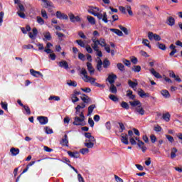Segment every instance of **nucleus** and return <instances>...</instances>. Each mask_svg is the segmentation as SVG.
Returning a JSON list of instances; mask_svg holds the SVG:
<instances>
[{
    "label": "nucleus",
    "mask_w": 182,
    "mask_h": 182,
    "mask_svg": "<svg viewBox=\"0 0 182 182\" xmlns=\"http://www.w3.org/2000/svg\"><path fill=\"white\" fill-rule=\"evenodd\" d=\"M85 137L86 138L85 142L84 143L85 147H87V149H93L95 143L96 142L95 136H92V134L90 132H85Z\"/></svg>",
    "instance_id": "nucleus-1"
},
{
    "label": "nucleus",
    "mask_w": 182,
    "mask_h": 182,
    "mask_svg": "<svg viewBox=\"0 0 182 182\" xmlns=\"http://www.w3.org/2000/svg\"><path fill=\"white\" fill-rule=\"evenodd\" d=\"M98 60L97 62V70L98 72H102V66H103L104 69H107L109 66H110V60L109 59L105 58L103 62L100 59V58H97Z\"/></svg>",
    "instance_id": "nucleus-2"
},
{
    "label": "nucleus",
    "mask_w": 182,
    "mask_h": 182,
    "mask_svg": "<svg viewBox=\"0 0 182 182\" xmlns=\"http://www.w3.org/2000/svg\"><path fill=\"white\" fill-rule=\"evenodd\" d=\"M80 74L82 75L83 77V80L84 82H86L87 83H91V85H95L96 83V78H93L91 77H89L87 75V71L86 70L85 68H82L80 70Z\"/></svg>",
    "instance_id": "nucleus-3"
},
{
    "label": "nucleus",
    "mask_w": 182,
    "mask_h": 182,
    "mask_svg": "<svg viewBox=\"0 0 182 182\" xmlns=\"http://www.w3.org/2000/svg\"><path fill=\"white\" fill-rule=\"evenodd\" d=\"M79 116L80 117H75L74 118L73 124H74V126H85L86 122H85V115L83 114V112H80Z\"/></svg>",
    "instance_id": "nucleus-4"
},
{
    "label": "nucleus",
    "mask_w": 182,
    "mask_h": 182,
    "mask_svg": "<svg viewBox=\"0 0 182 182\" xmlns=\"http://www.w3.org/2000/svg\"><path fill=\"white\" fill-rule=\"evenodd\" d=\"M148 38L149 41H156V42L161 41V37H160V36L158 34L154 33L153 32L148 33Z\"/></svg>",
    "instance_id": "nucleus-5"
},
{
    "label": "nucleus",
    "mask_w": 182,
    "mask_h": 182,
    "mask_svg": "<svg viewBox=\"0 0 182 182\" xmlns=\"http://www.w3.org/2000/svg\"><path fill=\"white\" fill-rule=\"evenodd\" d=\"M91 41L92 42V49H94V50H98L100 41H99V40H97V38L96 37H92Z\"/></svg>",
    "instance_id": "nucleus-6"
},
{
    "label": "nucleus",
    "mask_w": 182,
    "mask_h": 182,
    "mask_svg": "<svg viewBox=\"0 0 182 182\" xmlns=\"http://www.w3.org/2000/svg\"><path fill=\"white\" fill-rule=\"evenodd\" d=\"M95 16H97V18H98V19L100 20L102 19L105 23H107V22H109V20H107V14H106V12H104L103 14L100 13H97L95 14Z\"/></svg>",
    "instance_id": "nucleus-7"
},
{
    "label": "nucleus",
    "mask_w": 182,
    "mask_h": 182,
    "mask_svg": "<svg viewBox=\"0 0 182 182\" xmlns=\"http://www.w3.org/2000/svg\"><path fill=\"white\" fill-rule=\"evenodd\" d=\"M55 16L58 19H60V20L64 19L65 21H68V19H69V17L68 16V15L59 11L55 12Z\"/></svg>",
    "instance_id": "nucleus-8"
},
{
    "label": "nucleus",
    "mask_w": 182,
    "mask_h": 182,
    "mask_svg": "<svg viewBox=\"0 0 182 182\" xmlns=\"http://www.w3.org/2000/svg\"><path fill=\"white\" fill-rule=\"evenodd\" d=\"M37 120L39 122L40 124L41 125L48 124V122H49L48 117H43V116L38 117Z\"/></svg>",
    "instance_id": "nucleus-9"
},
{
    "label": "nucleus",
    "mask_w": 182,
    "mask_h": 182,
    "mask_svg": "<svg viewBox=\"0 0 182 182\" xmlns=\"http://www.w3.org/2000/svg\"><path fill=\"white\" fill-rule=\"evenodd\" d=\"M60 144L69 147V139H68V134H65L62 140L60 141Z\"/></svg>",
    "instance_id": "nucleus-10"
},
{
    "label": "nucleus",
    "mask_w": 182,
    "mask_h": 182,
    "mask_svg": "<svg viewBox=\"0 0 182 182\" xmlns=\"http://www.w3.org/2000/svg\"><path fill=\"white\" fill-rule=\"evenodd\" d=\"M30 73H31V75H32V76H34V77H39V76H41V77H42V79H43V74L39 71H36L33 69H31Z\"/></svg>",
    "instance_id": "nucleus-11"
},
{
    "label": "nucleus",
    "mask_w": 182,
    "mask_h": 182,
    "mask_svg": "<svg viewBox=\"0 0 182 182\" xmlns=\"http://www.w3.org/2000/svg\"><path fill=\"white\" fill-rule=\"evenodd\" d=\"M117 79V75L114 74H110L108 75L107 80H108L110 85H113V83H114V80H116Z\"/></svg>",
    "instance_id": "nucleus-12"
},
{
    "label": "nucleus",
    "mask_w": 182,
    "mask_h": 182,
    "mask_svg": "<svg viewBox=\"0 0 182 182\" xmlns=\"http://www.w3.org/2000/svg\"><path fill=\"white\" fill-rule=\"evenodd\" d=\"M121 141L124 144H129V135L127 134L122 133L121 134Z\"/></svg>",
    "instance_id": "nucleus-13"
},
{
    "label": "nucleus",
    "mask_w": 182,
    "mask_h": 182,
    "mask_svg": "<svg viewBox=\"0 0 182 182\" xmlns=\"http://www.w3.org/2000/svg\"><path fill=\"white\" fill-rule=\"evenodd\" d=\"M68 154L70 157H72L73 159H79L80 157V154H79L78 151H74L72 152L70 151H68Z\"/></svg>",
    "instance_id": "nucleus-14"
},
{
    "label": "nucleus",
    "mask_w": 182,
    "mask_h": 182,
    "mask_svg": "<svg viewBox=\"0 0 182 182\" xmlns=\"http://www.w3.org/2000/svg\"><path fill=\"white\" fill-rule=\"evenodd\" d=\"M58 66H60V68H63V69H65L66 70H68V69H69V64H68L66 60L60 61L58 63Z\"/></svg>",
    "instance_id": "nucleus-15"
},
{
    "label": "nucleus",
    "mask_w": 182,
    "mask_h": 182,
    "mask_svg": "<svg viewBox=\"0 0 182 182\" xmlns=\"http://www.w3.org/2000/svg\"><path fill=\"white\" fill-rule=\"evenodd\" d=\"M138 95L140 96L142 99L144 97H150L149 93H146L142 89H139L138 90Z\"/></svg>",
    "instance_id": "nucleus-16"
},
{
    "label": "nucleus",
    "mask_w": 182,
    "mask_h": 182,
    "mask_svg": "<svg viewBox=\"0 0 182 182\" xmlns=\"http://www.w3.org/2000/svg\"><path fill=\"white\" fill-rule=\"evenodd\" d=\"M99 11H100V9L99 8L95 7V6H91L90 9H88L89 14H91V15H93L94 16H95L97 12H99Z\"/></svg>",
    "instance_id": "nucleus-17"
},
{
    "label": "nucleus",
    "mask_w": 182,
    "mask_h": 182,
    "mask_svg": "<svg viewBox=\"0 0 182 182\" xmlns=\"http://www.w3.org/2000/svg\"><path fill=\"white\" fill-rule=\"evenodd\" d=\"M134 80L135 82H133L131 80H128V85H129V87H132V89H134V88L137 87V85H139V83L137 82V80L134 79Z\"/></svg>",
    "instance_id": "nucleus-18"
},
{
    "label": "nucleus",
    "mask_w": 182,
    "mask_h": 182,
    "mask_svg": "<svg viewBox=\"0 0 182 182\" xmlns=\"http://www.w3.org/2000/svg\"><path fill=\"white\" fill-rule=\"evenodd\" d=\"M81 100H82L83 103H90L91 100L86 94H82L80 97Z\"/></svg>",
    "instance_id": "nucleus-19"
},
{
    "label": "nucleus",
    "mask_w": 182,
    "mask_h": 182,
    "mask_svg": "<svg viewBox=\"0 0 182 182\" xmlns=\"http://www.w3.org/2000/svg\"><path fill=\"white\" fill-rule=\"evenodd\" d=\"M129 104L131 105L132 107H136V106H138V108L141 107V102H140L139 100L130 101Z\"/></svg>",
    "instance_id": "nucleus-20"
},
{
    "label": "nucleus",
    "mask_w": 182,
    "mask_h": 182,
    "mask_svg": "<svg viewBox=\"0 0 182 182\" xmlns=\"http://www.w3.org/2000/svg\"><path fill=\"white\" fill-rule=\"evenodd\" d=\"M150 73L153 76H154L156 79H161L163 77L160 73H159L157 71L154 70V68H151L150 70Z\"/></svg>",
    "instance_id": "nucleus-21"
},
{
    "label": "nucleus",
    "mask_w": 182,
    "mask_h": 182,
    "mask_svg": "<svg viewBox=\"0 0 182 182\" xmlns=\"http://www.w3.org/2000/svg\"><path fill=\"white\" fill-rule=\"evenodd\" d=\"M38 35V29L36 28H33V33L31 32L28 33V36L31 39H35Z\"/></svg>",
    "instance_id": "nucleus-22"
},
{
    "label": "nucleus",
    "mask_w": 182,
    "mask_h": 182,
    "mask_svg": "<svg viewBox=\"0 0 182 182\" xmlns=\"http://www.w3.org/2000/svg\"><path fill=\"white\" fill-rule=\"evenodd\" d=\"M87 70L90 72V75H94L95 73V70L93 69V65H92V63H87Z\"/></svg>",
    "instance_id": "nucleus-23"
},
{
    "label": "nucleus",
    "mask_w": 182,
    "mask_h": 182,
    "mask_svg": "<svg viewBox=\"0 0 182 182\" xmlns=\"http://www.w3.org/2000/svg\"><path fill=\"white\" fill-rule=\"evenodd\" d=\"M109 31L116 33L118 36H123V32L117 28H110Z\"/></svg>",
    "instance_id": "nucleus-24"
},
{
    "label": "nucleus",
    "mask_w": 182,
    "mask_h": 182,
    "mask_svg": "<svg viewBox=\"0 0 182 182\" xmlns=\"http://www.w3.org/2000/svg\"><path fill=\"white\" fill-rule=\"evenodd\" d=\"M169 49H171V52L169 53V56H174V55H176V53L177 52V49H176V46H174L173 44H171L169 46Z\"/></svg>",
    "instance_id": "nucleus-25"
},
{
    "label": "nucleus",
    "mask_w": 182,
    "mask_h": 182,
    "mask_svg": "<svg viewBox=\"0 0 182 182\" xmlns=\"http://www.w3.org/2000/svg\"><path fill=\"white\" fill-rule=\"evenodd\" d=\"M174 23H176V20L174 18L170 16L167 19V24L169 25V26H174Z\"/></svg>",
    "instance_id": "nucleus-26"
},
{
    "label": "nucleus",
    "mask_w": 182,
    "mask_h": 182,
    "mask_svg": "<svg viewBox=\"0 0 182 182\" xmlns=\"http://www.w3.org/2000/svg\"><path fill=\"white\" fill-rule=\"evenodd\" d=\"M161 94L162 95V96H164V97H165L166 99H170V92H168V91L167 90H163L161 91Z\"/></svg>",
    "instance_id": "nucleus-27"
},
{
    "label": "nucleus",
    "mask_w": 182,
    "mask_h": 182,
    "mask_svg": "<svg viewBox=\"0 0 182 182\" xmlns=\"http://www.w3.org/2000/svg\"><path fill=\"white\" fill-rule=\"evenodd\" d=\"M171 117V115L169 112H166L165 114H163L162 118L165 122H170V118Z\"/></svg>",
    "instance_id": "nucleus-28"
},
{
    "label": "nucleus",
    "mask_w": 182,
    "mask_h": 182,
    "mask_svg": "<svg viewBox=\"0 0 182 182\" xmlns=\"http://www.w3.org/2000/svg\"><path fill=\"white\" fill-rule=\"evenodd\" d=\"M35 163H36L35 161H33L31 162H30L26 166V168L23 169L22 174L26 173V171H28V170H29V168L32 166H33V164H35Z\"/></svg>",
    "instance_id": "nucleus-29"
},
{
    "label": "nucleus",
    "mask_w": 182,
    "mask_h": 182,
    "mask_svg": "<svg viewBox=\"0 0 182 182\" xmlns=\"http://www.w3.org/2000/svg\"><path fill=\"white\" fill-rule=\"evenodd\" d=\"M10 152L11 153V156H18L19 154V149L11 148Z\"/></svg>",
    "instance_id": "nucleus-30"
},
{
    "label": "nucleus",
    "mask_w": 182,
    "mask_h": 182,
    "mask_svg": "<svg viewBox=\"0 0 182 182\" xmlns=\"http://www.w3.org/2000/svg\"><path fill=\"white\" fill-rule=\"evenodd\" d=\"M87 19L91 25H96V20L92 16H87Z\"/></svg>",
    "instance_id": "nucleus-31"
},
{
    "label": "nucleus",
    "mask_w": 182,
    "mask_h": 182,
    "mask_svg": "<svg viewBox=\"0 0 182 182\" xmlns=\"http://www.w3.org/2000/svg\"><path fill=\"white\" fill-rule=\"evenodd\" d=\"M52 39V36L49 31L44 33V38L43 41H50Z\"/></svg>",
    "instance_id": "nucleus-32"
},
{
    "label": "nucleus",
    "mask_w": 182,
    "mask_h": 182,
    "mask_svg": "<svg viewBox=\"0 0 182 182\" xmlns=\"http://www.w3.org/2000/svg\"><path fill=\"white\" fill-rule=\"evenodd\" d=\"M109 91L111 92V93L116 94L117 93V88L116 87V86H114V84H111L109 87Z\"/></svg>",
    "instance_id": "nucleus-33"
},
{
    "label": "nucleus",
    "mask_w": 182,
    "mask_h": 182,
    "mask_svg": "<svg viewBox=\"0 0 182 182\" xmlns=\"http://www.w3.org/2000/svg\"><path fill=\"white\" fill-rule=\"evenodd\" d=\"M156 46L159 48V49H161V50H166L167 49V47H166V45L161 43L159 42L156 43Z\"/></svg>",
    "instance_id": "nucleus-34"
},
{
    "label": "nucleus",
    "mask_w": 182,
    "mask_h": 182,
    "mask_svg": "<svg viewBox=\"0 0 182 182\" xmlns=\"http://www.w3.org/2000/svg\"><path fill=\"white\" fill-rule=\"evenodd\" d=\"M96 108V105H92L90 107H88V116H90V114H92V113H93V110H95V109Z\"/></svg>",
    "instance_id": "nucleus-35"
},
{
    "label": "nucleus",
    "mask_w": 182,
    "mask_h": 182,
    "mask_svg": "<svg viewBox=\"0 0 182 182\" xmlns=\"http://www.w3.org/2000/svg\"><path fill=\"white\" fill-rule=\"evenodd\" d=\"M118 28L124 32V35H129V30H127V28L124 27L122 25L118 26Z\"/></svg>",
    "instance_id": "nucleus-36"
},
{
    "label": "nucleus",
    "mask_w": 182,
    "mask_h": 182,
    "mask_svg": "<svg viewBox=\"0 0 182 182\" xmlns=\"http://www.w3.org/2000/svg\"><path fill=\"white\" fill-rule=\"evenodd\" d=\"M178 150L176 148H173L171 149V159H176V153H177Z\"/></svg>",
    "instance_id": "nucleus-37"
},
{
    "label": "nucleus",
    "mask_w": 182,
    "mask_h": 182,
    "mask_svg": "<svg viewBox=\"0 0 182 182\" xmlns=\"http://www.w3.org/2000/svg\"><path fill=\"white\" fill-rule=\"evenodd\" d=\"M135 112L136 113H139V114H141V116H143L144 114V109L143 107H136L135 109Z\"/></svg>",
    "instance_id": "nucleus-38"
},
{
    "label": "nucleus",
    "mask_w": 182,
    "mask_h": 182,
    "mask_svg": "<svg viewBox=\"0 0 182 182\" xmlns=\"http://www.w3.org/2000/svg\"><path fill=\"white\" fill-rule=\"evenodd\" d=\"M100 46L102 48H105V46H107V43H106V40L103 38H100L99 40Z\"/></svg>",
    "instance_id": "nucleus-39"
},
{
    "label": "nucleus",
    "mask_w": 182,
    "mask_h": 182,
    "mask_svg": "<svg viewBox=\"0 0 182 182\" xmlns=\"http://www.w3.org/2000/svg\"><path fill=\"white\" fill-rule=\"evenodd\" d=\"M67 85L68 86H72L73 87H76V86H77V82H76V81L68 80Z\"/></svg>",
    "instance_id": "nucleus-40"
},
{
    "label": "nucleus",
    "mask_w": 182,
    "mask_h": 182,
    "mask_svg": "<svg viewBox=\"0 0 182 182\" xmlns=\"http://www.w3.org/2000/svg\"><path fill=\"white\" fill-rule=\"evenodd\" d=\"M85 107H86V105H85V103H82L81 105H77L75 107V113L76 114H77V112H80V109H85Z\"/></svg>",
    "instance_id": "nucleus-41"
},
{
    "label": "nucleus",
    "mask_w": 182,
    "mask_h": 182,
    "mask_svg": "<svg viewBox=\"0 0 182 182\" xmlns=\"http://www.w3.org/2000/svg\"><path fill=\"white\" fill-rule=\"evenodd\" d=\"M48 100H55V102H59V100H60V97L51 95L49 97Z\"/></svg>",
    "instance_id": "nucleus-42"
},
{
    "label": "nucleus",
    "mask_w": 182,
    "mask_h": 182,
    "mask_svg": "<svg viewBox=\"0 0 182 182\" xmlns=\"http://www.w3.org/2000/svg\"><path fill=\"white\" fill-rule=\"evenodd\" d=\"M121 107L123 108V109H125L126 110H129V109H130V106H129V104L124 101H123L122 103H121Z\"/></svg>",
    "instance_id": "nucleus-43"
},
{
    "label": "nucleus",
    "mask_w": 182,
    "mask_h": 182,
    "mask_svg": "<svg viewBox=\"0 0 182 182\" xmlns=\"http://www.w3.org/2000/svg\"><path fill=\"white\" fill-rule=\"evenodd\" d=\"M142 43L143 45H144V46H147V48H149V49H151V46H150V41H149V40L143 39Z\"/></svg>",
    "instance_id": "nucleus-44"
},
{
    "label": "nucleus",
    "mask_w": 182,
    "mask_h": 182,
    "mask_svg": "<svg viewBox=\"0 0 182 182\" xmlns=\"http://www.w3.org/2000/svg\"><path fill=\"white\" fill-rule=\"evenodd\" d=\"M76 43H77V45H79V46H80L81 48H86L85 45V41H82V40H76Z\"/></svg>",
    "instance_id": "nucleus-45"
},
{
    "label": "nucleus",
    "mask_w": 182,
    "mask_h": 182,
    "mask_svg": "<svg viewBox=\"0 0 182 182\" xmlns=\"http://www.w3.org/2000/svg\"><path fill=\"white\" fill-rule=\"evenodd\" d=\"M117 68L120 72H124V65L122 63H117Z\"/></svg>",
    "instance_id": "nucleus-46"
},
{
    "label": "nucleus",
    "mask_w": 182,
    "mask_h": 182,
    "mask_svg": "<svg viewBox=\"0 0 182 182\" xmlns=\"http://www.w3.org/2000/svg\"><path fill=\"white\" fill-rule=\"evenodd\" d=\"M132 70L134 71V72H136V73H139L140 72V70H141V67H140V65H134Z\"/></svg>",
    "instance_id": "nucleus-47"
},
{
    "label": "nucleus",
    "mask_w": 182,
    "mask_h": 182,
    "mask_svg": "<svg viewBox=\"0 0 182 182\" xmlns=\"http://www.w3.org/2000/svg\"><path fill=\"white\" fill-rule=\"evenodd\" d=\"M45 132L46 134H52V133H53V129H50L49 127H46Z\"/></svg>",
    "instance_id": "nucleus-48"
},
{
    "label": "nucleus",
    "mask_w": 182,
    "mask_h": 182,
    "mask_svg": "<svg viewBox=\"0 0 182 182\" xmlns=\"http://www.w3.org/2000/svg\"><path fill=\"white\" fill-rule=\"evenodd\" d=\"M109 98L110 100H112V102H119V98H117L114 95H109Z\"/></svg>",
    "instance_id": "nucleus-49"
},
{
    "label": "nucleus",
    "mask_w": 182,
    "mask_h": 182,
    "mask_svg": "<svg viewBox=\"0 0 182 182\" xmlns=\"http://www.w3.org/2000/svg\"><path fill=\"white\" fill-rule=\"evenodd\" d=\"M118 124L119 125V133H123L124 130H126V127H124V124L122 122H119Z\"/></svg>",
    "instance_id": "nucleus-50"
},
{
    "label": "nucleus",
    "mask_w": 182,
    "mask_h": 182,
    "mask_svg": "<svg viewBox=\"0 0 182 182\" xmlns=\"http://www.w3.org/2000/svg\"><path fill=\"white\" fill-rule=\"evenodd\" d=\"M41 16L42 18H43L44 19H48V14L46 13V10L45 9H42L41 10Z\"/></svg>",
    "instance_id": "nucleus-51"
},
{
    "label": "nucleus",
    "mask_w": 182,
    "mask_h": 182,
    "mask_svg": "<svg viewBox=\"0 0 182 182\" xmlns=\"http://www.w3.org/2000/svg\"><path fill=\"white\" fill-rule=\"evenodd\" d=\"M17 14L22 19H25V18H26V15L25 14L24 11H17Z\"/></svg>",
    "instance_id": "nucleus-52"
},
{
    "label": "nucleus",
    "mask_w": 182,
    "mask_h": 182,
    "mask_svg": "<svg viewBox=\"0 0 182 182\" xmlns=\"http://www.w3.org/2000/svg\"><path fill=\"white\" fill-rule=\"evenodd\" d=\"M37 22L39 25H43L45 23V21L41 16H37Z\"/></svg>",
    "instance_id": "nucleus-53"
},
{
    "label": "nucleus",
    "mask_w": 182,
    "mask_h": 182,
    "mask_svg": "<svg viewBox=\"0 0 182 182\" xmlns=\"http://www.w3.org/2000/svg\"><path fill=\"white\" fill-rule=\"evenodd\" d=\"M166 137L169 143H174V138L168 134L166 135Z\"/></svg>",
    "instance_id": "nucleus-54"
},
{
    "label": "nucleus",
    "mask_w": 182,
    "mask_h": 182,
    "mask_svg": "<svg viewBox=\"0 0 182 182\" xmlns=\"http://www.w3.org/2000/svg\"><path fill=\"white\" fill-rule=\"evenodd\" d=\"M80 153L81 154H87V153H89V149L88 148H83L80 150Z\"/></svg>",
    "instance_id": "nucleus-55"
},
{
    "label": "nucleus",
    "mask_w": 182,
    "mask_h": 182,
    "mask_svg": "<svg viewBox=\"0 0 182 182\" xmlns=\"http://www.w3.org/2000/svg\"><path fill=\"white\" fill-rule=\"evenodd\" d=\"M18 12H25V7L22 4H18Z\"/></svg>",
    "instance_id": "nucleus-56"
},
{
    "label": "nucleus",
    "mask_w": 182,
    "mask_h": 182,
    "mask_svg": "<svg viewBox=\"0 0 182 182\" xmlns=\"http://www.w3.org/2000/svg\"><path fill=\"white\" fill-rule=\"evenodd\" d=\"M127 11L129 15H130V16H133V11H132V6H127Z\"/></svg>",
    "instance_id": "nucleus-57"
},
{
    "label": "nucleus",
    "mask_w": 182,
    "mask_h": 182,
    "mask_svg": "<svg viewBox=\"0 0 182 182\" xmlns=\"http://www.w3.org/2000/svg\"><path fill=\"white\" fill-rule=\"evenodd\" d=\"M1 105L4 110H8V103L1 102Z\"/></svg>",
    "instance_id": "nucleus-58"
},
{
    "label": "nucleus",
    "mask_w": 182,
    "mask_h": 182,
    "mask_svg": "<svg viewBox=\"0 0 182 182\" xmlns=\"http://www.w3.org/2000/svg\"><path fill=\"white\" fill-rule=\"evenodd\" d=\"M24 110L26 111V113L28 114H31V109H29V106L28 105H24L23 107Z\"/></svg>",
    "instance_id": "nucleus-59"
},
{
    "label": "nucleus",
    "mask_w": 182,
    "mask_h": 182,
    "mask_svg": "<svg viewBox=\"0 0 182 182\" xmlns=\"http://www.w3.org/2000/svg\"><path fill=\"white\" fill-rule=\"evenodd\" d=\"M85 49L88 53H93V49H92V47L90 46L87 45L85 46Z\"/></svg>",
    "instance_id": "nucleus-60"
},
{
    "label": "nucleus",
    "mask_w": 182,
    "mask_h": 182,
    "mask_svg": "<svg viewBox=\"0 0 182 182\" xmlns=\"http://www.w3.org/2000/svg\"><path fill=\"white\" fill-rule=\"evenodd\" d=\"M150 139H151V143H156V141H157V137H156V135H154V134L151 135Z\"/></svg>",
    "instance_id": "nucleus-61"
},
{
    "label": "nucleus",
    "mask_w": 182,
    "mask_h": 182,
    "mask_svg": "<svg viewBox=\"0 0 182 182\" xmlns=\"http://www.w3.org/2000/svg\"><path fill=\"white\" fill-rule=\"evenodd\" d=\"M72 102L73 103H76V102H79V97L76 95H72Z\"/></svg>",
    "instance_id": "nucleus-62"
},
{
    "label": "nucleus",
    "mask_w": 182,
    "mask_h": 182,
    "mask_svg": "<svg viewBox=\"0 0 182 182\" xmlns=\"http://www.w3.org/2000/svg\"><path fill=\"white\" fill-rule=\"evenodd\" d=\"M78 36H79L80 38H81L82 39H86V36L85 35L84 33H82V31H79V32H78Z\"/></svg>",
    "instance_id": "nucleus-63"
},
{
    "label": "nucleus",
    "mask_w": 182,
    "mask_h": 182,
    "mask_svg": "<svg viewBox=\"0 0 182 182\" xmlns=\"http://www.w3.org/2000/svg\"><path fill=\"white\" fill-rule=\"evenodd\" d=\"M77 178L79 182H85V179L83 178V176L80 173L77 174Z\"/></svg>",
    "instance_id": "nucleus-64"
}]
</instances>
